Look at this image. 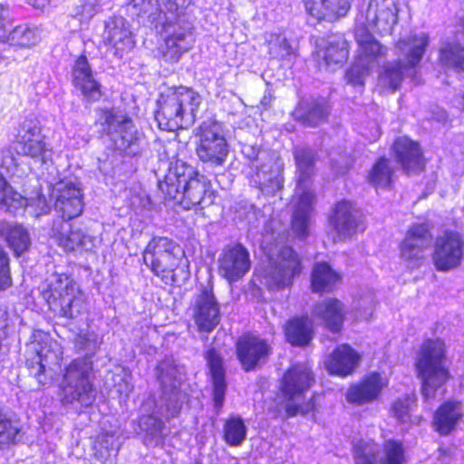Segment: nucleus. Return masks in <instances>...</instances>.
Masks as SVG:
<instances>
[{"label":"nucleus","mask_w":464,"mask_h":464,"mask_svg":"<svg viewBox=\"0 0 464 464\" xmlns=\"http://www.w3.org/2000/svg\"><path fill=\"white\" fill-rule=\"evenodd\" d=\"M158 189L163 202L187 211H202L213 205L217 198L211 180L182 160H176L169 169L158 182Z\"/></svg>","instance_id":"obj_1"},{"label":"nucleus","mask_w":464,"mask_h":464,"mask_svg":"<svg viewBox=\"0 0 464 464\" xmlns=\"http://www.w3.org/2000/svg\"><path fill=\"white\" fill-rule=\"evenodd\" d=\"M315 383L313 370L303 363L295 362L288 366L279 379L276 396L271 399L267 413L272 420H286L297 415H306L316 409V396L307 401H296Z\"/></svg>","instance_id":"obj_2"},{"label":"nucleus","mask_w":464,"mask_h":464,"mask_svg":"<svg viewBox=\"0 0 464 464\" xmlns=\"http://www.w3.org/2000/svg\"><path fill=\"white\" fill-rule=\"evenodd\" d=\"M41 285L40 295L48 310L60 318L73 320L84 314L87 297L72 273L54 272Z\"/></svg>","instance_id":"obj_3"},{"label":"nucleus","mask_w":464,"mask_h":464,"mask_svg":"<svg viewBox=\"0 0 464 464\" xmlns=\"http://www.w3.org/2000/svg\"><path fill=\"white\" fill-rule=\"evenodd\" d=\"M447 361L448 348L444 339L435 337L423 340L414 367L420 380V392L425 401L434 399L436 392L452 379Z\"/></svg>","instance_id":"obj_4"},{"label":"nucleus","mask_w":464,"mask_h":464,"mask_svg":"<svg viewBox=\"0 0 464 464\" xmlns=\"http://www.w3.org/2000/svg\"><path fill=\"white\" fill-rule=\"evenodd\" d=\"M94 379V363L91 355L71 360L64 365L58 385L61 404L70 406L76 403L84 409L92 407L97 397Z\"/></svg>","instance_id":"obj_5"},{"label":"nucleus","mask_w":464,"mask_h":464,"mask_svg":"<svg viewBox=\"0 0 464 464\" xmlns=\"http://www.w3.org/2000/svg\"><path fill=\"white\" fill-rule=\"evenodd\" d=\"M142 258L153 276L167 285H175L179 276L188 273L184 250L168 237L153 236L144 247Z\"/></svg>","instance_id":"obj_6"},{"label":"nucleus","mask_w":464,"mask_h":464,"mask_svg":"<svg viewBox=\"0 0 464 464\" xmlns=\"http://www.w3.org/2000/svg\"><path fill=\"white\" fill-rule=\"evenodd\" d=\"M202 98L192 87L177 85L161 93L157 101L155 120L160 129L175 131L183 127L186 117L195 120Z\"/></svg>","instance_id":"obj_7"},{"label":"nucleus","mask_w":464,"mask_h":464,"mask_svg":"<svg viewBox=\"0 0 464 464\" xmlns=\"http://www.w3.org/2000/svg\"><path fill=\"white\" fill-rule=\"evenodd\" d=\"M195 153L200 162L209 167H221L229 154V144L222 123L215 118L202 121L194 131Z\"/></svg>","instance_id":"obj_8"},{"label":"nucleus","mask_w":464,"mask_h":464,"mask_svg":"<svg viewBox=\"0 0 464 464\" xmlns=\"http://www.w3.org/2000/svg\"><path fill=\"white\" fill-rule=\"evenodd\" d=\"M354 464H406L407 449L404 442L397 439H388L382 442V456L379 458L377 442L360 439L352 448Z\"/></svg>","instance_id":"obj_9"},{"label":"nucleus","mask_w":464,"mask_h":464,"mask_svg":"<svg viewBox=\"0 0 464 464\" xmlns=\"http://www.w3.org/2000/svg\"><path fill=\"white\" fill-rule=\"evenodd\" d=\"M432 240L428 223H413L406 230L398 245L399 257L406 268L412 272L423 266L427 260V250Z\"/></svg>","instance_id":"obj_10"},{"label":"nucleus","mask_w":464,"mask_h":464,"mask_svg":"<svg viewBox=\"0 0 464 464\" xmlns=\"http://www.w3.org/2000/svg\"><path fill=\"white\" fill-rule=\"evenodd\" d=\"M269 266L268 287L275 290L291 287L304 269L302 256L290 246H282Z\"/></svg>","instance_id":"obj_11"},{"label":"nucleus","mask_w":464,"mask_h":464,"mask_svg":"<svg viewBox=\"0 0 464 464\" xmlns=\"http://www.w3.org/2000/svg\"><path fill=\"white\" fill-rule=\"evenodd\" d=\"M235 353L246 372H254L265 364L273 354L272 343L253 331L240 334L235 342Z\"/></svg>","instance_id":"obj_12"},{"label":"nucleus","mask_w":464,"mask_h":464,"mask_svg":"<svg viewBox=\"0 0 464 464\" xmlns=\"http://www.w3.org/2000/svg\"><path fill=\"white\" fill-rule=\"evenodd\" d=\"M464 257V238L455 229H444L434 241L431 259L435 269L448 272L458 268Z\"/></svg>","instance_id":"obj_13"},{"label":"nucleus","mask_w":464,"mask_h":464,"mask_svg":"<svg viewBox=\"0 0 464 464\" xmlns=\"http://www.w3.org/2000/svg\"><path fill=\"white\" fill-rule=\"evenodd\" d=\"M390 150L403 174L417 176L426 170L428 159L421 144L407 135L395 137Z\"/></svg>","instance_id":"obj_14"},{"label":"nucleus","mask_w":464,"mask_h":464,"mask_svg":"<svg viewBox=\"0 0 464 464\" xmlns=\"http://www.w3.org/2000/svg\"><path fill=\"white\" fill-rule=\"evenodd\" d=\"M388 376L379 371H370L356 382L350 383L345 392L346 401L353 406H365L379 401L389 387Z\"/></svg>","instance_id":"obj_15"},{"label":"nucleus","mask_w":464,"mask_h":464,"mask_svg":"<svg viewBox=\"0 0 464 464\" xmlns=\"http://www.w3.org/2000/svg\"><path fill=\"white\" fill-rule=\"evenodd\" d=\"M46 140L47 137L43 133V128L38 122H24L19 125L14 137L17 153L44 164L52 154V149Z\"/></svg>","instance_id":"obj_16"},{"label":"nucleus","mask_w":464,"mask_h":464,"mask_svg":"<svg viewBox=\"0 0 464 464\" xmlns=\"http://www.w3.org/2000/svg\"><path fill=\"white\" fill-rule=\"evenodd\" d=\"M328 223L340 239L350 238L366 228L355 202L347 198L337 200L333 205Z\"/></svg>","instance_id":"obj_17"},{"label":"nucleus","mask_w":464,"mask_h":464,"mask_svg":"<svg viewBox=\"0 0 464 464\" xmlns=\"http://www.w3.org/2000/svg\"><path fill=\"white\" fill-rule=\"evenodd\" d=\"M192 319L199 333L209 334L220 323V304L212 285L202 286L191 305Z\"/></svg>","instance_id":"obj_18"},{"label":"nucleus","mask_w":464,"mask_h":464,"mask_svg":"<svg viewBox=\"0 0 464 464\" xmlns=\"http://www.w3.org/2000/svg\"><path fill=\"white\" fill-rule=\"evenodd\" d=\"M251 268L248 250L241 243L227 245L218 258V275L228 283L242 279Z\"/></svg>","instance_id":"obj_19"},{"label":"nucleus","mask_w":464,"mask_h":464,"mask_svg":"<svg viewBox=\"0 0 464 464\" xmlns=\"http://www.w3.org/2000/svg\"><path fill=\"white\" fill-rule=\"evenodd\" d=\"M362 362V354L351 344L335 345L325 356L324 367L329 375L346 378L353 375Z\"/></svg>","instance_id":"obj_20"},{"label":"nucleus","mask_w":464,"mask_h":464,"mask_svg":"<svg viewBox=\"0 0 464 464\" xmlns=\"http://www.w3.org/2000/svg\"><path fill=\"white\" fill-rule=\"evenodd\" d=\"M72 82L82 97L89 102L102 100L104 92L100 82L95 78L92 68L85 53H81L72 66Z\"/></svg>","instance_id":"obj_21"},{"label":"nucleus","mask_w":464,"mask_h":464,"mask_svg":"<svg viewBox=\"0 0 464 464\" xmlns=\"http://www.w3.org/2000/svg\"><path fill=\"white\" fill-rule=\"evenodd\" d=\"M305 14L317 24H335L351 12L353 0H301Z\"/></svg>","instance_id":"obj_22"},{"label":"nucleus","mask_w":464,"mask_h":464,"mask_svg":"<svg viewBox=\"0 0 464 464\" xmlns=\"http://www.w3.org/2000/svg\"><path fill=\"white\" fill-rule=\"evenodd\" d=\"M312 314L324 329L334 334H339L344 328L347 310L340 299L332 296L317 302L314 305Z\"/></svg>","instance_id":"obj_23"},{"label":"nucleus","mask_w":464,"mask_h":464,"mask_svg":"<svg viewBox=\"0 0 464 464\" xmlns=\"http://www.w3.org/2000/svg\"><path fill=\"white\" fill-rule=\"evenodd\" d=\"M204 358L211 379L213 407L215 411L219 413L223 408L227 389L224 359L220 352L213 346L204 352Z\"/></svg>","instance_id":"obj_24"},{"label":"nucleus","mask_w":464,"mask_h":464,"mask_svg":"<svg viewBox=\"0 0 464 464\" xmlns=\"http://www.w3.org/2000/svg\"><path fill=\"white\" fill-rule=\"evenodd\" d=\"M283 333L291 346L308 347L314 337V323L308 314H296L285 321Z\"/></svg>","instance_id":"obj_25"},{"label":"nucleus","mask_w":464,"mask_h":464,"mask_svg":"<svg viewBox=\"0 0 464 464\" xmlns=\"http://www.w3.org/2000/svg\"><path fill=\"white\" fill-rule=\"evenodd\" d=\"M51 237L65 253L82 252L92 243L91 237L81 228H72L63 221H53Z\"/></svg>","instance_id":"obj_26"},{"label":"nucleus","mask_w":464,"mask_h":464,"mask_svg":"<svg viewBox=\"0 0 464 464\" xmlns=\"http://www.w3.org/2000/svg\"><path fill=\"white\" fill-rule=\"evenodd\" d=\"M463 417L461 401L449 399L434 411L431 424L440 436H448L457 429Z\"/></svg>","instance_id":"obj_27"},{"label":"nucleus","mask_w":464,"mask_h":464,"mask_svg":"<svg viewBox=\"0 0 464 464\" xmlns=\"http://www.w3.org/2000/svg\"><path fill=\"white\" fill-rule=\"evenodd\" d=\"M54 209L62 221H70L82 215L83 199L81 188L73 183H67L58 191Z\"/></svg>","instance_id":"obj_28"},{"label":"nucleus","mask_w":464,"mask_h":464,"mask_svg":"<svg viewBox=\"0 0 464 464\" xmlns=\"http://www.w3.org/2000/svg\"><path fill=\"white\" fill-rule=\"evenodd\" d=\"M343 278L327 261L315 262L310 273V290L320 295L333 293Z\"/></svg>","instance_id":"obj_29"},{"label":"nucleus","mask_w":464,"mask_h":464,"mask_svg":"<svg viewBox=\"0 0 464 464\" xmlns=\"http://www.w3.org/2000/svg\"><path fill=\"white\" fill-rule=\"evenodd\" d=\"M104 45L112 50L116 57L123 55L134 48L135 40L123 19L113 20L107 27V36L103 40Z\"/></svg>","instance_id":"obj_30"},{"label":"nucleus","mask_w":464,"mask_h":464,"mask_svg":"<svg viewBox=\"0 0 464 464\" xmlns=\"http://www.w3.org/2000/svg\"><path fill=\"white\" fill-rule=\"evenodd\" d=\"M350 44L342 35L334 36L324 47L314 53V57L323 61L324 65L333 70L342 67L349 58Z\"/></svg>","instance_id":"obj_31"},{"label":"nucleus","mask_w":464,"mask_h":464,"mask_svg":"<svg viewBox=\"0 0 464 464\" xmlns=\"http://www.w3.org/2000/svg\"><path fill=\"white\" fill-rule=\"evenodd\" d=\"M295 121L309 128H316L327 121L329 109L324 100L300 101L295 109Z\"/></svg>","instance_id":"obj_32"},{"label":"nucleus","mask_w":464,"mask_h":464,"mask_svg":"<svg viewBox=\"0 0 464 464\" xmlns=\"http://www.w3.org/2000/svg\"><path fill=\"white\" fill-rule=\"evenodd\" d=\"M355 41L358 45L357 63L369 65L385 58L387 55L386 48L375 39L365 26H362L356 34Z\"/></svg>","instance_id":"obj_33"},{"label":"nucleus","mask_w":464,"mask_h":464,"mask_svg":"<svg viewBox=\"0 0 464 464\" xmlns=\"http://www.w3.org/2000/svg\"><path fill=\"white\" fill-rule=\"evenodd\" d=\"M395 180V168L391 160L385 155L379 156L366 174V181L375 189L393 188Z\"/></svg>","instance_id":"obj_34"},{"label":"nucleus","mask_w":464,"mask_h":464,"mask_svg":"<svg viewBox=\"0 0 464 464\" xmlns=\"http://www.w3.org/2000/svg\"><path fill=\"white\" fill-rule=\"evenodd\" d=\"M39 26L31 23H21L12 26L0 42L15 49H28L40 41Z\"/></svg>","instance_id":"obj_35"},{"label":"nucleus","mask_w":464,"mask_h":464,"mask_svg":"<svg viewBox=\"0 0 464 464\" xmlns=\"http://www.w3.org/2000/svg\"><path fill=\"white\" fill-rule=\"evenodd\" d=\"M143 134L135 128L131 117L127 113L121 115L118 121L115 146L123 152L135 156L137 152L132 151V149H140Z\"/></svg>","instance_id":"obj_36"},{"label":"nucleus","mask_w":464,"mask_h":464,"mask_svg":"<svg viewBox=\"0 0 464 464\" xmlns=\"http://www.w3.org/2000/svg\"><path fill=\"white\" fill-rule=\"evenodd\" d=\"M0 237L5 240L15 257L21 256L29 250L31 245L30 235L21 224L1 222Z\"/></svg>","instance_id":"obj_37"},{"label":"nucleus","mask_w":464,"mask_h":464,"mask_svg":"<svg viewBox=\"0 0 464 464\" xmlns=\"http://www.w3.org/2000/svg\"><path fill=\"white\" fill-rule=\"evenodd\" d=\"M315 201V193L311 189H304L298 196L296 213L293 218L292 225L301 237H305L308 233L309 214Z\"/></svg>","instance_id":"obj_38"},{"label":"nucleus","mask_w":464,"mask_h":464,"mask_svg":"<svg viewBox=\"0 0 464 464\" xmlns=\"http://www.w3.org/2000/svg\"><path fill=\"white\" fill-rule=\"evenodd\" d=\"M190 46L187 42V33L174 32L164 39V43L159 48L160 56L168 63H177Z\"/></svg>","instance_id":"obj_39"},{"label":"nucleus","mask_w":464,"mask_h":464,"mask_svg":"<svg viewBox=\"0 0 464 464\" xmlns=\"http://www.w3.org/2000/svg\"><path fill=\"white\" fill-rule=\"evenodd\" d=\"M293 156L298 171L297 186L304 187L311 182L314 173L316 155L312 149L302 147L295 149Z\"/></svg>","instance_id":"obj_40"},{"label":"nucleus","mask_w":464,"mask_h":464,"mask_svg":"<svg viewBox=\"0 0 464 464\" xmlns=\"http://www.w3.org/2000/svg\"><path fill=\"white\" fill-rule=\"evenodd\" d=\"M438 62L446 69L464 73V45L459 43H447L439 51Z\"/></svg>","instance_id":"obj_41"},{"label":"nucleus","mask_w":464,"mask_h":464,"mask_svg":"<svg viewBox=\"0 0 464 464\" xmlns=\"http://www.w3.org/2000/svg\"><path fill=\"white\" fill-rule=\"evenodd\" d=\"M246 426L241 416L229 415L224 420L222 438L228 446L238 447L246 440Z\"/></svg>","instance_id":"obj_42"},{"label":"nucleus","mask_w":464,"mask_h":464,"mask_svg":"<svg viewBox=\"0 0 464 464\" xmlns=\"http://www.w3.org/2000/svg\"><path fill=\"white\" fill-rule=\"evenodd\" d=\"M395 46L401 51L409 48V52L406 54L407 63L404 64V66L406 69H411L415 68L420 63L426 50L427 41L420 39L417 36H411L399 39Z\"/></svg>","instance_id":"obj_43"},{"label":"nucleus","mask_w":464,"mask_h":464,"mask_svg":"<svg viewBox=\"0 0 464 464\" xmlns=\"http://www.w3.org/2000/svg\"><path fill=\"white\" fill-rule=\"evenodd\" d=\"M24 198L0 173V208L6 212H14L23 207Z\"/></svg>","instance_id":"obj_44"},{"label":"nucleus","mask_w":464,"mask_h":464,"mask_svg":"<svg viewBox=\"0 0 464 464\" xmlns=\"http://www.w3.org/2000/svg\"><path fill=\"white\" fill-rule=\"evenodd\" d=\"M29 355L25 359V367L30 374L37 381L40 386L46 384L42 376L46 372V367L44 363L45 354L42 348H34L28 352Z\"/></svg>","instance_id":"obj_45"},{"label":"nucleus","mask_w":464,"mask_h":464,"mask_svg":"<svg viewBox=\"0 0 464 464\" xmlns=\"http://www.w3.org/2000/svg\"><path fill=\"white\" fill-rule=\"evenodd\" d=\"M404 69L406 68L401 61L384 66L381 78L385 82L389 92H394L401 87Z\"/></svg>","instance_id":"obj_46"},{"label":"nucleus","mask_w":464,"mask_h":464,"mask_svg":"<svg viewBox=\"0 0 464 464\" xmlns=\"http://www.w3.org/2000/svg\"><path fill=\"white\" fill-rule=\"evenodd\" d=\"M268 53L273 59L284 61L296 55L295 49L285 37L276 36V39L268 42Z\"/></svg>","instance_id":"obj_47"},{"label":"nucleus","mask_w":464,"mask_h":464,"mask_svg":"<svg viewBox=\"0 0 464 464\" xmlns=\"http://www.w3.org/2000/svg\"><path fill=\"white\" fill-rule=\"evenodd\" d=\"M11 258L5 247L0 244V292L12 287Z\"/></svg>","instance_id":"obj_48"},{"label":"nucleus","mask_w":464,"mask_h":464,"mask_svg":"<svg viewBox=\"0 0 464 464\" xmlns=\"http://www.w3.org/2000/svg\"><path fill=\"white\" fill-rule=\"evenodd\" d=\"M96 111L100 119L95 121V124L102 126L104 128V133L111 135V127L116 126L118 128V121L121 120V116H119L112 107H99Z\"/></svg>","instance_id":"obj_49"},{"label":"nucleus","mask_w":464,"mask_h":464,"mask_svg":"<svg viewBox=\"0 0 464 464\" xmlns=\"http://www.w3.org/2000/svg\"><path fill=\"white\" fill-rule=\"evenodd\" d=\"M415 402L409 395L397 398L391 405V414L401 422H405L411 415L412 404Z\"/></svg>","instance_id":"obj_50"},{"label":"nucleus","mask_w":464,"mask_h":464,"mask_svg":"<svg viewBox=\"0 0 464 464\" xmlns=\"http://www.w3.org/2000/svg\"><path fill=\"white\" fill-rule=\"evenodd\" d=\"M368 72L369 69L367 67L360 66L356 62L346 70L345 79L352 86H363L364 78Z\"/></svg>","instance_id":"obj_51"},{"label":"nucleus","mask_w":464,"mask_h":464,"mask_svg":"<svg viewBox=\"0 0 464 464\" xmlns=\"http://www.w3.org/2000/svg\"><path fill=\"white\" fill-rule=\"evenodd\" d=\"M258 188L263 192L275 195L284 188V178L280 175L269 177L266 182H260Z\"/></svg>","instance_id":"obj_52"},{"label":"nucleus","mask_w":464,"mask_h":464,"mask_svg":"<svg viewBox=\"0 0 464 464\" xmlns=\"http://www.w3.org/2000/svg\"><path fill=\"white\" fill-rule=\"evenodd\" d=\"M14 19L7 5L0 3V42L12 27Z\"/></svg>","instance_id":"obj_53"},{"label":"nucleus","mask_w":464,"mask_h":464,"mask_svg":"<svg viewBox=\"0 0 464 464\" xmlns=\"http://www.w3.org/2000/svg\"><path fill=\"white\" fill-rule=\"evenodd\" d=\"M185 0H164L163 11L173 14L175 17H179L183 14Z\"/></svg>","instance_id":"obj_54"},{"label":"nucleus","mask_w":464,"mask_h":464,"mask_svg":"<svg viewBox=\"0 0 464 464\" xmlns=\"http://www.w3.org/2000/svg\"><path fill=\"white\" fill-rule=\"evenodd\" d=\"M158 379L163 387H166L168 382L172 390H177L179 386V382L177 381L176 376L169 372L168 370L160 369L158 372Z\"/></svg>","instance_id":"obj_55"},{"label":"nucleus","mask_w":464,"mask_h":464,"mask_svg":"<svg viewBox=\"0 0 464 464\" xmlns=\"http://www.w3.org/2000/svg\"><path fill=\"white\" fill-rule=\"evenodd\" d=\"M52 0H26V3L32 7L39 10H44L51 4Z\"/></svg>","instance_id":"obj_56"},{"label":"nucleus","mask_w":464,"mask_h":464,"mask_svg":"<svg viewBox=\"0 0 464 464\" xmlns=\"http://www.w3.org/2000/svg\"><path fill=\"white\" fill-rule=\"evenodd\" d=\"M149 417L154 420V422L157 426V430L159 431H161L164 429L165 425H164V422L162 421V420H160L158 417H153L152 415H149Z\"/></svg>","instance_id":"obj_57"},{"label":"nucleus","mask_w":464,"mask_h":464,"mask_svg":"<svg viewBox=\"0 0 464 464\" xmlns=\"http://www.w3.org/2000/svg\"><path fill=\"white\" fill-rule=\"evenodd\" d=\"M459 107L460 111L464 114V92L459 95Z\"/></svg>","instance_id":"obj_58"},{"label":"nucleus","mask_w":464,"mask_h":464,"mask_svg":"<svg viewBox=\"0 0 464 464\" xmlns=\"http://www.w3.org/2000/svg\"><path fill=\"white\" fill-rule=\"evenodd\" d=\"M440 451L442 452L443 454L446 453V450H444V449H440Z\"/></svg>","instance_id":"obj_59"}]
</instances>
